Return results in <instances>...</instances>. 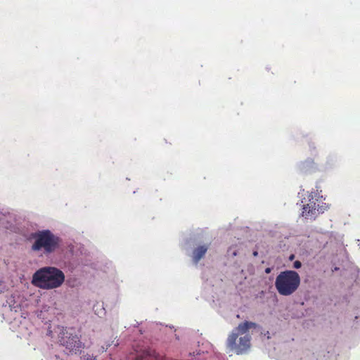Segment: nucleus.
<instances>
[{
    "label": "nucleus",
    "mask_w": 360,
    "mask_h": 360,
    "mask_svg": "<svg viewBox=\"0 0 360 360\" xmlns=\"http://www.w3.org/2000/svg\"><path fill=\"white\" fill-rule=\"evenodd\" d=\"M257 255H258V252H257V251H254V252H253V256H254V257H257Z\"/></svg>",
    "instance_id": "dca6fc26"
},
{
    "label": "nucleus",
    "mask_w": 360,
    "mask_h": 360,
    "mask_svg": "<svg viewBox=\"0 0 360 360\" xmlns=\"http://www.w3.org/2000/svg\"><path fill=\"white\" fill-rule=\"evenodd\" d=\"M65 278V274L60 269L54 266H45L33 274L32 283L41 289L51 290L60 287Z\"/></svg>",
    "instance_id": "f03ea898"
},
{
    "label": "nucleus",
    "mask_w": 360,
    "mask_h": 360,
    "mask_svg": "<svg viewBox=\"0 0 360 360\" xmlns=\"http://www.w3.org/2000/svg\"><path fill=\"white\" fill-rule=\"evenodd\" d=\"M34 242L32 245V250L42 251L46 255L56 252L60 246L61 239L53 234L50 230H42L32 234Z\"/></svg>",
    "instance_id": "7ed1b4c3"
},
{
    "label": "nucleus",
    "mask_w": 360,
    "mask_h": 360,
    "mask_svg": "<svg viewBox=\"0 0 360 360\" xmlns=\"http://www.w3.org/2000/svg\"><path fill=\"white\" fill-rule=\"evenodd\" d=\"M294 258H295V255H291L289 257V259H290V260H292V259H294Z\"/></svg>",
    "instance_id": "4468645a"
},
{
    "label": "nucleus",
    "mask_w": 360,
    "mask_h": 360,
    "mask_svg": "<svg viewBox=\"0 0 360 360\" xmlns=\"http://www.w3.org/2000/svg\"><path fill=\"white\" fill-rule=\"evenodd\" d=\"M82 360H96V358L93 355L87 354L82 357Z\"/></svg>",
    "instance_id": "6e6552de"
},
{
    "label": "nucleus",
    "mask_w": 360,
    "mask_h": 360,
    "mask_svg": "<svg viewBox=\"0 0 360 360\" xmlns=\"http://www.w3.org/2000/svg\"><path fill=\"white\" fill-rule=\"evenodd\" d=\"M110 344H108V345H106L105 347L102 346L101 347V352L106 351V349H108V347H110Z\"/></svg>",
    "instance_id": "9b49d317"
},
{
    "label": "nucleus",
    "mask_w": 360,
    "mask_h": 360,
    "mask_svg": "<svg viewBox=\"0 0 360 360\" xmlns=\"http://www.w3.org/2000/svg\"><path fill=\"white\" fill-rule=\"evenodd\" d=\"M207 250L208 245H199L193 250V261L195 264L205 256Z\"/></svg>",
    "instance_id": "0eeeda50"
},
{
    "label": "nucleus",
    "mask_w": 360,
    "mask_h": 360,
    "mask_svg": "<svg viewBox=\"0 0 360 360\" xmlns=\"http://www.w3.org/2000/svg\"><path fill=\"white\" fill-rule=\"evenodd\" d=\"M300 282V276L297 271L285 270L276 276L275 287L279 295L290 296L297 290Z\"/></svg>",
    "instance_id": "20e7f679"
},
{
    "label": "nucleus",
    "mask_w": 360,
    "mask_h": 360,
    "mask_svg": "<svg viewBox=\"0 0 360 360\" xmlns=\"http://www.w3.org/2000/svg\"><path fill=\"white\" fill-rule=\"evenodd\" d=\"M309 201V203L303 205L302 216L306 219H314L318 216L319 209L316 207V201Z\"/></svg>",
    "instance_id": "423d86ee"
},
{
    "label": "nucleus",
    "mask_w": 360,
    "mask_h": 360,
    "mask_svg": "<svg viewBox=\"0 0 360 360\" xmlns=\"http://www.w3.org/2000/svg\"><path fill=\"white\" fill-rule=\"evenodd\" d=\"M258 325L252 321H245L240 323L229 334L226 340V348L236 355L248 353L252 345L250 330L256 329Z\"/></svg>",
    "instance_id": "f257e3e1"
},
{
    "label": "nucleus",
    "mask_w": 360,
    "mask_h": 360,
    "mask_svg": "<svg viewBox=\"0 0 360 360\" xmlns=\"http://www.w3.org/2000/svg\"><path fill=\"white\" fill-rule=\"evenodd\" d=\"M309 162H311L314 163V161H313V160H310V161L307 160V161H306L305 162H304V163L302 164V169H304V168H305V167H306V166H305V165H307Z\"/></svg>",
    "instance_id": "f8f14e48"
},
{
    "label": "nucleus",
    "mask_w": 360,
    "mask_h": 360,
    "mask_svg": "<svg viewBox=\"0 0 360 360\" xmlns=\"http://www.w3.org/2000/svg\"><path fill=\"white\" fill-rule=\"evenodd\" d=\"M302 266L301 262L297 260L293 263V268L295 269H300Z\"/></svg>",
    "instance_id": "9d476101"
},
{
    "label": "nucleus",
    "mask_w": 360,
    "mask_h": 360,
    "mask_svg": "<svg viewBox=\"0 0 360 360\" xmlns=\"http://www.w3.org/2000/svg\"><path fill=\"white\" fill-rule=\"evenodd\" d=\"M316 207H317V209H319V211H317L318 212V215L320 213H323L324 212V210H326V208L323 205L320 206L319 204L316 205Z\"/></svg>",
    "instance_id": "1a4fd4ad"
},
{
    "label": "nucleus",
    "mask_w": 360,
    "mask_h": 360,
    "mask_svg": "<svg viewBox=\"0 0 360 360\" xmlns=\"http://www.w3.org/2000/svg\"><path fill=\"white\" fill-rule=\"evenodd\" d=\"M271 268H269V267L266 268V269H265V273L266 274H269V273H271Z\"/></svg>",
    "instance_id": "ddd939ff"
},
{
    "label": "nucleus",
    "mask_w": 360,
    "mask_h": 360,
    "mask_svg": "<svg viewBox=\"0 0 360 360\" xmlns=\"http://www.w3.org/2000/svg\"><path fill=\"white\" fill-rule=\"evenodd\" d=\"M309 147H310L311 148H313V149H314V148H315V147H314V143H309Z\"/></svg>",
    "instance_id": "2eb2a0df"
},
{
    "label": "nucleus",
    "mask_w": 360,
    "mask_h": 360,
    "mask_svg": "<svg viewBox=\"0 0 360 360\" xmlns=\"http://www.w3.org/2000/svg\"><path fill=\"white\" fill-rule=\"evenodd\" d=\"M58 342L65 348L68 353L72 354L81 352L84 347V344L72 328H63L58 335Z\"/></svg>",
    "instance_id": "39448f33"
},
{
    "label": "nucleus",
    "mask_w": 360,
    "mask_h": 360,
    "mask_svg": "<svg viewBox=\"0 0 360 360\" xmlns=\"http://www.w3.org/2000/svg\"><path fill=\"white\" fill-rule=\"evenodd\" d=\"M118 345L119 343L117 342L115 344V346H117Z\"/></svg>",
    "instance_id": "f3484780"
}]
</instances>
